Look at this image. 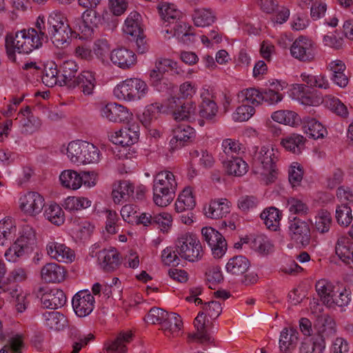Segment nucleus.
<instances>
[{
    "mask_svg": "<svg viewBox=\"0 0 353 353\" xmlns=\"http://www.w3.org/2000/svg\"><path fill=\"white\" fill-rule=\"evenodd\" d=\"M34 28L23 29L6 37V48L8 58L14 61L15 53L29 54L42 46L43 37Z\"/></svg>",
    "mask_w": 353,
    "mask_h": 353,
    "instance_id": "obj_1",
    "label": "nucleus"
},
{
    "mask_svg": "<svg viewBox=\"0 0 353 353\" xmlns=\"http://www.w3.org/2000/svg\"><path fill=\"white\" fill-rule=\"evenodd\" d=\"M178 188L177 176L168 170H161L154 176L153 201L157 206L166 207L174 200Z\"/></svg>",
    "mask_w": 353,
    "mask_h": 353,
    "instance_id": "obj_2",
    "label": "nucleus"
},
{
    "mask_svg": "<svg viewBox=\"0 0 353 353\" xmlns=\"http://www.w3.org/2000/svg\"><path fill=\"white\" fill-rule=\"evenodd\" d=\"M277 157L272 145H263L253 157L254 171L262 183L268 185L277 179Z\"/></svg>",
    "mask_w": 353,
    "mask_h": 353,
    "instance_id": "obj_3",
    "label": "nucleus"
},
{
    "mask_svg": "<svg viewBox=\"0 0 353 353\" xmlns=\"http://www.w3.org/2000/svg\"><path fill=\"white\" fill-rule=\"evenodd\" d=\"M60 151L67 155L71 163L77 165L97 163L101 157L97 146L81 140L72 141L67 145H63Z\"/></svg>",
    "mask_w": 353,
    "mask_h": 353,
    "instance_id": "obj_4",
    "label": "nucleus"
},
{
    "mask_svg": "<svg viewBox=\"0 0 353 353\" xmlns=\"http://www.w3.org/2000/svg\"><path fill=\"white\" fill-rule=\"evenodd\" d=\"M36 243V236L34 229L28 225H23L19 231V236L10 247L6 251V259L12 263H16L26 252L32 250Z\"/></svg>",
    "mask_w": 353,
    "mask_h": 353,
    "instance_id": "obj_5",
    "label": "nucleus"
},
{
    "mask_svg": "<svg viewBox=\"0 0 353 353\" xmlns=\"http://www.w3.org/2000/svg\"><path fill=\"white\" fill-rule=\"evenodd\" d=\"M48 32L53 44L62 48L73 33L64 15L57 11L52 12L48 18Z\"/></svg>",
    "mask_w": 353,
    "mask_h": 353,
    "instance_id": "obj_6",
    "label": "nucleus"
},
{
    "mask_svg": "<svg viewBox=\"0 0 353 353\" xmlns=\"http://www.w3.org/2000/svg\"><path fill=\"white\" fill-rule=\"evenodd\" d=\"M176 252L184 260L195 262L201 259L204 251L199 239L192 233L181 234L176 241Z\"/></svg>",
    "mask_w": 353,
    "mask_h": 353,
    "instance_id": "obj_7",
    "label": "nucleus"
},
{
    "mask_svg": "<svg viewBox=\"0 0 353 353\" xmlns=\"http://www.w3.org/2000/svg\"><path fill=\"white\" fill-rule=\"evenodd\" d=\"M99 114L103 119L114 123H129L133 119L132 112L127 107L116 102L102 105Z\"/></svg>",
    "mask_w": 353,
    "mask_h": 353,
    "instance_id": "obj_8",
    "label": "nucleus"
},
{
    "mask_svg": "<svg viewBox=\"0 0 353 353\" xmlns=\"http://www.w3.org/2000/svg\"><path fill=\"white\" fill-rule=\"evenodd\" d=\"M77 21L74 28L80 39H88L93 37L94 30L101 23V18L95 10L87 9L82 13L81 19Z\"/></svg>",
    "mask_w": 353,
    "mask_h": 353,
    "instance_id": "obj_9",
    "label": "nucleus"
},
{
    "mask_svg": "<svg viewBox=\"0 0 353 353\" xmlns=\"http://www.w3.org/2000/svg\"><path fill=\"white\" fill-rule=\"evenodd\" d=\"M290 50L293 58L300 61L310 62L314 59L316 48L310 39L300 36L292 43Z\"/></svg>",
    "mask_w": 353,
    "mask_h": 353,
    "instance_id": "obj_10",
    "label": "nucleus"
},
{
    "mask_svg": "<svg viewBox=\"0 0 353 353\" xmlns=\"http://www.w3.org/2000/svg\"><path fill=\"white\" fill-rule=\"evenodd\" d=\"M201 234L203 240L211 248L214 257L221 258L227 250V243L223 235L212 227L203 228Z\"/></svg>",
    "mask_w": 353,
    "mask_h": 353,
    "instance_id": "obj_11",
    "label": "nucleus"
},
{
    "mask_svg": "<svg viewBox=\"0 0 353 353\" xmlns=\"http://www.w3.org/2000/svg\"><path fill=\"white\" fill-rule=\"evenodd\" d=\"M19 208L26 215L35 216L41 212L44 198L37 192H28L19 198Z\"/></svg>",
    "mask_w": 353,
    "mask_h": 353,
    "instance_id": "obj_12",
    "label": "nucleus"
},
{
    "mask_svg": "<svg viewBox=\"0 0 353 353\" xmlns=\"http://www.w3.org/2000/svg\"><path fill=\"white\" fill-rule=\"evenodd\" d=\"M128 123V126L121 128L110 136V141L122 146H130L137 142L140 135L139 125L137 122Z\"/></svg>",
    "mask_w": 353,
    "mask_h": 353,
    "instance_id": "obj_13",
    "label": "nucleus"
},
{
    "mask_svg": "<svg viewBox=\"0 0 353 353\" xmlns=\"http://www.w3.org/2000/svg\"><path fill=\"white\" fill-rule=\"evenodd\" d=\"M94 303V298L88 290L78 292L72 300V308L79 317L88 316L93 311Z\"/></svg>",
    "mask_w": 353,
    "mask_h": 353,
    "instance_id": "obj_14",
    "label": "nucleus"
},
{
    "mask_svg": "<svg viewBox=\"0 0 353 353\" xmlns=\"http://www.w3.org/2000/svg\"><path fill=\"white\" fill-rule=\"evenodd\" d=\"M290 94L303 105L318 106L322 103L321 97L317 96L305 84H294Z\"/></svg>",
    "mask_w": 353,
    "mask_h": 353,
    "instance_id": "obj_15",
    "label": "nucleus"
},
{
    "mask_svg": "<svg viewBox=\"0 0 353 353\" xmlns=\"http://www.w3.org/2000/svg\"><path fill=\"white\" fill-rule=\"evenodd\" d=\"M97 85L96 73L91 70H85L81 71L74 79V83H72L70 88H78L79 91L86 97L92 96Z\"/></svg>",
    "mask_w": 353,
    "mask_h": 353,
    "instance_id": "obj_16",
    "label": "nucleus"
},
{
    "mask_svg": "<svg viewBox=\"0 0 353 353\" xmlns=\"http://www.w3.org/2000/svg\"><path fill=\"white\" fill-rule=\"evenodd\" d=\"M48 255L52 259L65 263H70L75 259L74 252L65 244L54 241L46 245Z\"/></svg>",
    "mask_w": 353,
    "mask_h": 353,
    "instance_id": "obj_17",
    "label": "nucleus"
},
{
    "mask_svg": "<svg viewBox=\"0 0 353 353\" xmlns=\"http://www.w3.org/2000/svg\"><path fill=\"white\" fill-rule=\"evenodd\" d=\"M66 274L65 268L55 262L45 264L40 271L41 279L46 283H60L65 280Z\"/></svg>",
    "mask_w": 353,
    "mask_h": 353,
    "instance_id": "obj_18",
    "label": "nucleus"
},
{
    "mask_svg": "<svg viewBox=\"0 0 353 353\" xmlns=\"http://www.w3.org/2000/svg\"><path fill=\"white\" fill-rule=\"evenodd\" d=\"M290 238L302 245H308L310 240V230L307 222L294 218L289 225Z\"/></svg>",
    "mask_w": 353,
    "mask_h": 353,
    "instance_id": "obj_19",
    "label": "nucleus"
},
{
    "mask_svg": "<svg viewBox=\"0 0 353 353\" xmlns=\"http://www.w3.org/2000/svg\"><path fill=\"white\" fill-rule=\"evenodd\" d=\"M195 137V130L187 124H179L173 130V137L170 141L172 150H176L191 141Z\"/></svg>",
    "mask_w": 353,
    "mask_h": 353,
    "instance_id": "obj_20",
    "label": "nucleus"
},
{
    "mask_svg": "<svg viewBox=\"0 0 353 353\" xmlns=\"http://www.w3.org/2000/svg\"><path fill=\"white\" fill-rule=\"evenodd\" d=\"M231 203L224 198L212 200L203 208L205 215L210 219H218L230 212Z\"/></svg>",
    "mask_w": 353,
    "mask_h": 353,
    "instance_id": "obj_21",
    "label": "nucleus"
},
{
    "mask_svg": "<svg viewBox=\"0 0 353 353\" xmlns=\"http://www.w3.org/2000/svg\"><path fill=\"white\" fill-rule=\"evenodd\" d=\"M67 299L63 290L58 288H52L43 293L41 297V303L43 307L56 310L63 307L66 303Z\"/></svg>",
    "mask_w": 353,
    "mask_h": 353,
    "instance_id": "obj_22",
    "label": "nucleus"
},
{
    "mask_svg": "<svg viewBox=\"0 0 353 353\" xmlns=\"http://www.w3.org/2000/svg\"><path fill=\"white\" fill-rule=\"evenodd\" d=\"M19 115L22 117L20 120L21 133L24 134H32L39 130L41 126V121L39 117L31 114L29 106L21 108Z\"/></svg>",
    "mask_w": 353,
    "mask_h": 353,
    "instance_id": "obj_23",
    "label": "nucleus"
},
{
    "mask_svg": "<svg viewBox=\"0 0 353 353\" xmlns=\"http://www.w3.org/2000/svg\"><path fill=\"white\" fill-rule=\"evenodd\" d=\"M110 60L114 64L123 69L130 68L136 63V54L125 48L114 50L110 53Z\"/></svg>",
    "mask_w": 353,
    "mask_h": 353,
    "instance_id": "obj_24",
    "label": "nucleus"
},
{
    "mask_svg": "<svg viewBox=\"0 0 353 353\" xmlns=\"http://www.w3.org/2000/svg\"><path fill=\"white\" fill-rule=\"evenodd\" d=\"M315 288L323 304L329 307H333L336 286L328 280L321 279L316 283Z\"/></svg>",
    "mask_w": 353,
    "mask_h": 353,
    "instance_id": "obj_25",
    "label": "nucleus"
},
{
    "mask_svg": "<svg viewBox=\"0 0 353 353\" xmlns=\"http://www.w3.org/2000/svg\"><path fill=\"white\" fill-rule=\"evenodd\" d=\"M98 259L103 269L108 272L114 271L121 263L119 253L114 248L100 251Z\"/></svg>",
    "mask_w": 353,
    "mask_h": 353,
    "instance_id": "obj_26",
    "label": "nucleus"
},
{
    "mask_svg": "<svg viewBox=\"0 0 353 353\" xmlns=\"http://www.w3.org/2000/svg\"><path fill=\"white\" fill-rule=\"evenodd\" d=\"M134 185L129 181H120L115 183L112 191V199L114 203L119 204L128 201L133 194Z\"/></svg>",
    "mask_w": 353,
    "mask_h": 353,
    "instance_id": "obj_27",
    "label": "nucleus"
},
{
    "mask_svg": "<svg viewBox=\"0 0 353 353\" xmlns=\"http://www.w3.org/2000/svg\"><path fill=\"white\" fill-rule=\"evenodd\" d=\"M174 206L177 212L191 210L196 206V198L192 187L187 186L180 192Z\"/></svg>",
    "mask_w": 353,
    "mask_h": 353,
    "instance_id": "obj_28",
    "label": "nucleus"
},
{
    "mask_svg": "<svg viewBox=\"0 0 353 353\" xmlns=\"http://www.w3.org/2000/svg\"><path fill=\"white\" fill-rule=\"evenodd\" d=\"M327 68L332 72L331 79L339 87L344 88L348 83L349 79L345 74V64L341 60H334L329 63Z\"/></svg>",
    "mask_w": 353,
    "mask_h": 353,
    "instance_id": "obj_29",
    "label": "nucleus"
},
{
    "mask_svg": "<svg viewBox=\"0 0 353 353\" xmlns=\"http://www.w3.org/2000/svg\"><path fill=\"white\" fill-rule=\"evenodd\" d=\"M221 163L225 171L229 175L241 176L248 170V163L241 157L222 159Z\"/></svg>",
    "mask_w": 353,
    "mask_h": 353,
    "instance_id": "obj_30",
    "label": "nucleus"
},
{
    "mask_svg": "<svg viewBox=\"0 0 353 353\" xmlns=\"http://www.w3.org/2000/svg\"><path fill=\"white\" fill-rule=\"evenodd\" d=\"M260 218L269 230L274 232L279 230L282 212L278 208L275 207L265 208L261 213Z\"/></svg>",
    "mask_w": 353,
    "mask_h": 353,
    "instance_id": "obj_31",
    "label": "nucleus"
},
{
    "mask_svg": "<svg viewBox=\"0 0 353 353\" xmlns=\"http://www.w3.org/2000/svg\"><path fill=\"white\" fill-rule=\"evenodd\" d=\"M17 228L14 219L6 217L0 220V245L10 243L17 236Z\"/></svg>",
    "mask_w": 353,
    "mask_h": 353,
    "instance_id": "obj_32",
    "label": "nucleus"
},
{
    "mask_svg": "<svg viewBox=\"0 0 353 353\" xmlns=\"http://www.w3.org/2000/svg\"><path fill=\"white\" fill-rule=\"evenodd\" d=\"M123 32L134 37H139L142 33V17L137 11L131 12L125 20Z\"/></svg>",
    "mask_w": 353,
    "mask_h": 353,
    "instance_id": "obj_33",
    "label": "nucleus"
},
{
    "mask_svg": "<svg viewBox=\"0 0 353 353\" xmlns=\"http://www.w3.org/2000/svg\"><path fill=\"white\" fill-rule=\"evenodd\" d=\"M79 70L78 64L74 60H66L60 65L61 72L60 86L66 85L68 88L74 83V79Z\"/></svg>",
    "mask_w": 353,
    "mask_h": 353,
    "instance_id": "obj_34",
    "label": "nucleus"
},
{
    "mask_svg": "<svg viewBox=\"0 0 353 353\" xmlns=\"http://www.w3.org/2000/svg\"><path fill=\"white\" fill-rule=\"evenodd\" d=\"M183 323L181 316L176 313H168L161 324V329L168 337H174L179 334Z\"/></svg>",
    "mask_w": 353,
    "mask_h": 353,
    "instance_id": "obj_35",
    "label": "nucleus"
},
{
    "mask_svg": "<svg viewBox=\"0 0 353 353\" xmlns=\"http://www.w3.org/2000/svg\"><path fill=\"white\" fill-rule=\"evenodd\" d=\"M131 332H121L114 340L105 344L106 353H127L126 345L132 340Z\"/></svg>",
    "mask_w": 353,
    "mask_h": 353,
    "instance_id": "obj_36",
    "label": "nucleus"
},
{
    "mask_svg": "<svg viewBox=\"0 0 353 353\" xmlns=\"http://www.w3.org/2000/svg\"><path fill=\"white\" fill-rule=\"evenodd\" d=\"M303 132L310 137L318 139L323 138L326 133L325 128L315 119L305 117L301 119Z\"/></svg>",
    "mask_w": 353,
    "mask_h": 353,
    "instance_id": "obj_37",
    "label": "nucleus"
},
{
    "mask_svg": "<svg viewBox=\"0 0 353 353\" xmlns=\"http://www.w3.org/2000/svg\"><path fill=\"white\" fill-rule=\"evenodd\" d=\"M59 182L66 189L77 190L81 188V173L74 170H65L59 174Z\"/></svg>",
    "mask_w": 353,
    "mask_h": 353,
    "instance_id": "obj_38",
    "label": "nucleus"
},
{
    "mask_svg": "<svg viewBox=\"0 0 353 353\" xmlns=\"http://www.w3.org/2000/svg\"><path fill=\"white\" fill-rule=\"evenodd\" d=\"M298 332L292 328H284L280 334L279 347L282 352L290 353L298 342Z\"/></svg>",
    "mask_w": 353,
    "mask_h": 353,
    "instance_id": "obj_39",
    "label": "nucleus"
},
{
    "mask_svg": "<svg viewBox=\"0 0 353 353\" xmlns=\"http://www.w3.org/2000/svg\"><path fill=\"white\" fill-rule=\"evenodd\" d=\"M271 118L275 122L292 127L297 126L301 121L297 113L288 110L275 111L272 114Z\"/></svg>",
    "mask_w": 353,
    "mask_h": 353,
    "instance_id": "obj_40",
    "label": "nucleus"
},
{
    "mask_svg": "<svg viewBox=\"0 0 353 353\" xmlns=\"http://www.w3.org/2000/svg\"><path fill=\"white\" fill-rule=\"evenodd\" d=\"M250 265V261L243 256H235L230 259L225 265L226 271L234 275H242Z\"/></svg>",
    "mask_w": 353,
    "mask_h": 353,
    "instance_id": "obj_41",
    "label": "nucleus"
},
{
    "mask_svg": "<svg viewBox=\"0 0 353 353\" xmlns=\"http://www.w3.org/2000/svg\"><path fill=\"white\" fill-rule=\"evenodd\" d=\"M92 201L85 196H68L65 199L63 206L70 212L85 210L91 206Z\"/></svg>",
    "mask_w": 353,
    "mask_h": 353,
    "instance_id": "obj_42",
    "label": "nucleus"
},
{
    "mask_svg": "<svg viewBox=\"0 0 353 353\" xmlns=\"http://www.w3.org/2000/svg\"><path fill=\"white\" fill-rule=\"evenodd\" d=\"M335 252L339 258L347 264L353 254V243L348 237L341 236L336 243Z\"/></svg>",
    "mask_w": 353,
    "mask_h": 353,
    "instance_id": "obj_43",
    "label": "nucleus"
},
{
    "mask_svg": "<svg viewBox=\"0 0 353 353\" xmlns=\"http://www.w3.org/2000/svg\"><path fill=\"white\" fill-rule=\"evenodd\" d=\"M325 342L322 336L304 339L299 347L300 353H323Z\"/></svg>",
    "mask_w": 353,
    "mask_h": 353,
    "instance_id": "obj_44",
    "label": "nucleus"
},
{
    "mask_svg": "<svg viewBox=\"0 0 353 353\" xmlns=\"http://www.w3.org/2000/svg\"><path fill=\"white\" fill-rule=\"evenodd\" d=\"M43 325L50 330H60L65 325V317L58 312H46L42 314Z\"/></svg>",
    "mask_w": 353,
    "mask_h": 353,
    "instance_id": "obj_45",
    "label": "nucleus"
},
{
    "mask_svg": "<svg viewBox=\"0 0 353 353\" xmlns=\"http://www.w3.org/2000/svg\"><path fill=\"white\" fill-rule=\"evenodd\" d=\"M312 223L314 229L318 232L321 234L328 232L332 223L330 212L323 209L319 210L314 218Z\"/></svg>",
    "mask_w": 353,
    "mask_h": 353,
    "instance_id": "obj_46",
    "label": "nucleus"
},
{
    "mask_svg": "<svg viewBox=\"0 0 353 353\" xmlns=\"http://www.w3.org/2000/svg\"><path fill=\"white\" fill-rule=\"evenodd\" d=\"M196 114V104L194 101H188L182 104L173 112L174 120L178 121H190L194 119Z\"/></svg>",
    "mask_w": 353,
    "mask_h": 353,
    "instance_id": "obj_47",
    "label": "nucleus"
},
{
    "mask_svg": "<svg viewBox=\"0 0 353 353\" xmlns=\"http://www.w3.org/2000/svg\"><path fill=\"white\" fill-rule=\"evenodd\" d=\"M221 149L222 152L219 154L220 160L228 157H236L242 149V144L237 140L228 138L222 141Z\"/></svg>",
    "mask_w": 353,
    "mask_h": 353,
    "instance_id": "obj_48",
    "label": "nucleus"
},
{
    "mask_svg": "<svg viewBox=\"0 0 353 353\" xmlns=\"http://www.w3.org/2000/svg\"><path fill=\"white\" fill-rule=\"evenodd\" d=\"M173 36L184 43L193 42L194 34L191 31V27L182 21H176L170 32Z\"/></svg>",
    "mask_w": 353,
    "mask_h": 353,
    "instance_id": "obj_49",
    "label": "nucleus"
},
{
    "mask_svg": "<svg viewBox=\"0 0 353 353\" xmlns=\"http://www.w3.org/2000/svg\"><path fill=\"white\" fill-rule=\"evenodd\" d=\"M261 90L255 88H248L242 90L237 94L239 102L251 104L252 106L259 105L261 103Z\"/></svg>",
    "mask_w": 353,
    "mask_h": 353,
    "instance_id": "obj_50",
    "label": "nucleus"
},
{
    "mask_svg": "<svg viewBox=\"0 0 353 353\" xmlns=\"http://www.w3.org/2000/svg\"><path fill=\"white\" fill-rule=\"evenodd\" d=\"M305 138L300 134H293L282 139L281 144L288 151L299 154L303 148Z\"/></svg>",
    "mask_w": 353,
    "mask_h": 353,
    "instance_id": "obj_51",
    "label": "nucleus"
},
{
    "mask_svg": "<svg viewBox=\"0 0 353 353\" xmlns=\"http://www.w3.org/2000/svg\"><path fill=\"white\" fill-rule=\"evenodd\" d=\"M132 82L130 79H126L118 83L113 90V94L118 100L125 101H133V94H132Z\"/></svg>",
    "mask_w": 353,
    "mask_h": 353,
    "instance_id": "obj_52",
    "label": "nucleus"
},
{
    "mask_svg": "<svg viewBox=\"0 0 353 353\" xmlns=\"http://www.w3.org/2000/svg\"><path fill=\"white\" fill-rule=\"evenodd\" d=\"M161 109L162 110V107L157 102L146 105L139 117L141 123L150 129L152 122L157 119V114L161 113L159 110Z\"/></svg>",
    "mask_w": 353,
    "mask_h": 353,
    "instance_id": "obj_53",
    "label": "nucleus"
},
{
    "mask_svg": "<svg viewBox=\"0 0 353 353\" xmlns=\"http://www.w3.org/2000/svg\"><path fill=\"white\" fill-rule=\"evenodd\" d=\"M45 217L52 223L60 225L64 223L65 216L62 208L57 203H50L44 212Z\"/></svg>",
    "mask_w": 353,
    "mask_h": 353,
    "instance_id": "obj_54",
    "label": "nucleus"
},
{
    "mask_svg": "<svg viewBox=\"0 0 353 353\" xmlns=\"http://www.w3.org/2000/svg\"><path fill=\"white\" fill-rule=\"evenodd\" d=\"M192 17L195 26L199 27L208 26L214 23L215 19V16L212 10L205 8L196 10Z\"/></svg>",
    "mask_w": 353,
    "mask_h": 353,
    "instance_id": "obj_55",
    "label": "nucleus"
},
{
    "mask_svg": "<svg viewBox=\"0 0 353 353\" xmlns=\"http://www.w3.org/2000/svg\"><path fill=\"white\" fill-rule=\"evenodd\" d=\"M159 11L162 19L169 23L178 21L181 16V12L176 6L170 3H163L159 7Z\"/></svg>",
    "mask_w": 353,
    "mask_h": 353,
    "instance_id": "obj_56",
    "label": "nucleus"
},
{
    "mask_svg": "<svg viewBox=\"0 0 353 353\" xmlns=\"http://www.w3.org/2000/svg\"><path fill=\"white\" fill-rule=\"evenodd\" d=\"M205 316L203 312H200L194 321L196 329L195 336L201 343L210 342L211 339L205 329Z\"/></svg>",
    "mask_w": 353,
    "mask_h": 353,
    "instance_id": "obj_57",
    "label": "nucleus"
},
{
    "mask_svg": "<svg viewBox=\"0 0 353 353\" xmlns=\"http://www.w3.org/2000/svg\"><path fill=\"white\" fill-rule=\"evenodd\" d=\"M92 51L99 59L104 62L111 51V46L105 38H100L94 41Z\"/></svg>",
    "mask_w": 353,
    "mask_h": 353,
    "instance_id": "obj_58",
    "label": "nucleus"
},
{
    "mask_svg": "<svg viewBox=\"0 0 353 353\" xmlns=\"http://www.w3.org/2000/svg\"><path fill=\"white\" fill-rule=\"evenodd\" d=\"M335 216L339 225L343 227L349 226L353 219L351 208L347 204L338 205Z\"/></svg>",
    "mask_w": 353,
    "mask_h": 353,
    "instance_id": "obj_59",
    "label": "nucleus"
},
{
    "mask_svg": "<svg viewBox=\"0 0 353 353\" xmlns=\"http://www.w3.org/2000/svg\"><path fill=\"white\" fill-rule=\"evenodd\" d=\"M218 112V106L215 101L209 103H200L199 105V116L207 121L214 120Z\"/></svg>",
    "mask_w": 353,
    "mask_h": 353,
    "instance_id": "obj_60",
    "label": "nucleus"
},
{
    "mask_svg": "<svg viewBox=\"0 0 353 353\" xmlns=\"http://www.w3.org/2000/svg\"><path fill=\"white\" fill-rule=\"evenodd\" d=\"M287 207L290 212L293 214L303 216L307 214L309 212L307 205L298 198H289L287 201Z\"/></svg>",
    "mask_w": 353,
    "mask_h": 353,
    "instance_id": "obj_61",
    "label": "nucleus"
},
{
    "mask_svg": "<svg viewBox=\"0 0 353 353\" xmlns=\"http://www.w3.org/2000/svg\"><path fill=\"white\" fill-rule=\"evenodd\" d=\"M132 82V94L133 101L141 100L148 92V86L146 83L139 78H130Z\"/></svg>",
    "mask_w": 353,
    "mask_h": 353,
    "instance_id": "obj_62",
    "label": "nucleus"
},
{
    "mask_svg": "<svg viewBox=\"0 0 353 353\" xmlns=\"http://www.w3.org/2000/svg\"><path fill=\"white\" fill-rule=\"evenodd\" d=\"M255 113L252 105L246 104L239 106L232 114V119L236 122H243L249 120Z\"/></svg>",
    "mask_w": 353,
    "mask_h": 353,
    "instance_id": "obj_63",
    "label": "nucleus"
},
{
    "mask_svg": "<svg viewBox=\"0 0 353 353\" xmlns=\"http://www.w3.org/2000/svg\"><path fill=\"white\" fill-rule=\"evenodd\" d=\"M105 228L108 233L114 234L119 232V226L118 221L119 216L116 211L112 210H105Z\"/></svg>",
    "mask_w": 353,
    "mask_h": 353,
    "instance_id": "obj_64",
    "label": "nucleus"
}]
</instances>
